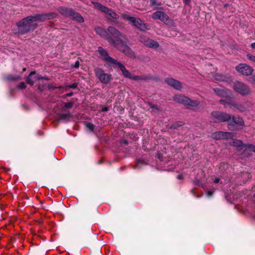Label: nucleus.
Returning <instances> with one entry per match:
<instances>
[{
    "label": "nucleus",
    "mask_w": 255,
    "mask_h": 255,
    "mask_svg": "<svg viewBox=\"0 0 255 255\" xmlns=\"http://www.w3.org/2000/svg\"><path fill=\"white\" fill-rule=\"evenodd\" d=\"M220 103L224 105L227 106L228 105L231 106L234 109H237V107L238 106H241V104L237 103L234 101H232L230 99H226L225 100L221 99L220 101Z\"/></svg>",
    "instance_id": "a211bd4d"
},
{
    "label": "nucleus",
    "mask_w": 255,
    "mask_h": 255,
    "mask_svg": "<svg viewBox=\"0 0 255 255\" xmlns=\"http://www.w3.org/2000/svg\"><path fill=\"white\" fill-rule=\"evenodd\" d=\"M241 111H244L245 110V108L241 104V106H238L237 107V109Z\"/></svg>",
    "instance_id": "72a5a7b5"
},
{
    "label": "nucleus",
    "mask_w": 255,
    "mask_h": 255,
    "mask_svg": "<svg viewBox=\"0 0 255 255\" xmlns=\"http://www.w3.org/2000/svg\"><path fill=\"white\" fill-rule=\"evenodd\" d=\"M108 31L112 36L116 38V40H114L116 45L114 46H118L123 41L122 39L124 38L125 36L117 29L113 26H109L108 28Z\"/></svg>",
    "instance_id": "1a4fd4ad"
},
{
    "label": "nucleus",
    "mask_w": 255,
    "mask_h": 255,
    "mask_svg": "<svg viewBox=\"0 0 255 255\" xmlns=\"http://www.w3.org/2000/svg\"><path fill=\"white\" fill-rule=\"evenodd\" d=\"M213 193H214L213 191H211V190L208 191L207 192V195L208 197H210L213 195Z\"/></svg>",
    "instance_id": "c9c22d12"
},
{
    "label": "nucleus",
    "mask_w": 255,
    "mask_h": 255,
    "mask_svg": "<svg viewBox=\"0 0 255 255\" xmlns=\"http://www.w3.org/2000/svg\"><path fill=\"white\" fill-rule=\"evenodd\" d=\"M73 95V93H72V92H70V93H68V94H67L66 95V96H67V97H71V96H72Z\"/></svg>",
    "instance_id": "a19ab883"
},
{
    "label": "nucleus",
    "mask_w": 255,
    "mask_h": 255,
    "mask_svg": "<svg viewBox=\"0 0 255 255\" xmlns=\"http://www.w3.org/2000/svg\"><path fill=\"white\" fill-rule=\"evenodd\" d=\"M150 2L151 5H156V0H150Z\"/></svg>",
    "instance_id": "58836bf2"
},
{
    "label": "nucleus",
    "mask_w": 255,
    "mask_h": 255,
    "mask_svg": "<svg viewBox=\"0 0 255 255\" xmlns=\"http://www.w3.org/2000/svg\"><path fill=\"white\" fill-rule=\"evenodd\" d=\"M251 46L252 48L255 49V42L254 43H252L251 45Z\"/></svg>",
    "instance_id": "37998d69"
},
{
    "label": "nucleus",
    "mask_w": 255,
    "mask_h": 255,
    "mask_svg": "<svg viewBox=\"0 0 255 255\" xmlns=\"http://www.w3.org/2000/svg\"><path fill=\"white\" fill-rule=\"evenodd\" d=\"M61 12L67 16L71 17L72 18L80 23L84 22L83 17L79 13L74 11L71 8H61Z\"/></svg>",
    "instance_id": "6e6552de"
},
{
    "label": "nucleus",
    "mask_w": 255,
    "mask_h": 255,
    "mask_svg": "<svg viewBox=\"0 0 255 255\" xmlns=\"http://www.w3.org/2000/svg\"><path fill=\"white\" fill-rule=\"evenodd\" d=\"M233 121L234 123L239 126H242L244 123L243 119L240 117H233Z\"/></svg>",
    "instance_id": "4be33fe9"
},
{
    "label": "nucleus",
    "mask_w": 255,
    "mask_h": 255,
    "mask_svg": "<svg viewBox=\"0 0 255 255\" xmlns=\"http://www.w3.org/2000/svg\"><path fill=\"white\" fill-rule=\"evenodd\" d=\"M148 38H146L144 36H140L139 38V41L142 43L144 45H145V43L147 42V40Z\"/></svg>",
    "instance_id": "c85d7f7f"
},
{
    "label": "nucleus",
    "mask_w": 255,
    "mask_h": 255,
    "mask_svg": "<svg viewBox=\"0 0 255 255\" xmlns=\"http://www.w3.org/2000/svg\"><path fill=\"white\" fill-rule=\"evenodd\" d=\"M177 178L179 179H182L183 178V175L181 174H179L177 175Z\"/></svg>",
    "instance_id": "79ce46f5"
},
{
    "label": "nucleus",
    "mask_w": 255,
    "mask_h": 255,
    "mask_svg": "<svg viewBox=\"0 0 255 255\" xmlns=\"http://www.w3.org/2000/svg\"><path fill=\"white\" fill-rule=\"evenodd\" d=\"M214 78L216 80L219 81H224L226 82H230L232 81L231 77L230 75H224L219 73L216 74L214 77Z\"/></svg>",
    "instance_id": "f3484780"
},
{
    "label": "nucleus",
    "mask_w": 255,
    "mask_h": 255,
    "mask_svg": "<svg viewBox=\"0 0 255 255\" xmlns=\"http://www.w3.org/2000/svg\"><path fill=\"white\" fill-rule=\"evenodd\" d=\"M41 79H44V80H47L48 79L46 77H40V76H38V77H37L36 78V80H41Z\"/></svg>",
    "instance_id": "e433bc0d"
},
{
    "label": "nucleus",
    "mask_w": 255,
    "mask_h": 255,
    "mask_svg": "<svg viewBox=\"0 0 255 255\" xmlns=\"http://www.w3.org/2000/svg\"><path fill=\"white\" fill-rule=\"evenodd\" d=\"M152 108H156V106H152Z\"/></svg>",
    "instance_id": "de8ad7c7"
},
{
    "label": "nucleus",
    "mask_w": 255,
    "mask_h": 255,
    "mask_svg": "<svg viewBox=\"0 0 255 255\" xmlns=\"http://www.w3.org/2000/svg\"><path fill=\"white\" fill-rule=\"evenodd\" d=\"M215 93L221 97H225L228 99L230 95V92L229 90L221 89V88H215L214 89Z\"/></svg>",
    "instance_id": "6ab92c4d"
},
{
    "label": "nucleus",
    "mask_w": 255,
    "mask_h": 255,
    "mask_svg": "<svg viewBox=\"0 0 255 255\" xmlns=\"http://www.w3.org/2000/svg\"><path fill=\"white\" fill-rule=\"evenodd\" d=\"M165 82L168 85L178 90H180L182 87L181 83L173 78H167L165 80Z\"/></svg>",
    "instance_id": "dca6fc26"
},
{
    "label": "nucleus",
    "mask_w": 255,
    "mask_h": 255,
    "mask_svg": "<svg viewBox=\"0 0 255 255\" xmlns=\"http://www.w3.org/2000/svg\"><path fill=\"white\" fill-rule=\"evenodd\" d=\"M98 52L108 64L114 65V64H117V61L109 56L108 52L102 47H99L98 48Z\"/></svg>",
    "instance_id": "f8f14e48"
},
{
    "label": "nucleus",
    "mask_w": 255,
    "mask_h": 255,
    "mask_svg": "<svg viewBox=\"0 0 255 255\" xmlns=\"http://www.w3.org/2000/svg\"><path fill=\"white\" fill-rule=\"evenodd\" d=\"M145 46L150 48H156L158 47L159 44L154 40L148 39L145 43Z\"/></svg>",
    "instance_id": "412c9836"
},
{
    "label": "nucleus",
    "mask_w": 255,
    "mask_h": 255,
    "mask_svg": "<svg viewBox=\"0 0 255 255\" xmlns=\"http://www.w3.org/2000/svg\"><path fill=\"white\" fill-rule=\"evenodd\" d=\"M130 79H133L134 80H139L140 79V77L138 76H133L132 74L131 75V77L129 78Z\"/></svg>",
    "instance_id": "473e14b6"
},
{
    "label": "nucleus",
    "mask_w": 255,
    "mask_h": 255,
    "mask_svg": "<svg viewBox=\"0 0 255 255\" xmlns=\"http://www.w3.org/2000/svg\"><path fill=\"white\" fill-rule=\"evenodd\" d=\"M107 111H108V108L107 107H104L102 109V111H103V112Z\"/></svg>",
    "instance_id": "a18cd8bd"
},
{
    "label": "nucleus",
    "mask_w": 255,
    "mask_h": 255,
    "mask_svg": "<svg viewBox=\"0 0 255 255\" xmlns=\"http://www.w3.org/2000/svg\"><path fill=\"white\" fill-rule=\"evenodd\" d=\"M92 4L95 8L99 9L102 12L107 14L111 18H112L114 19H118L119 18V15L114 12L112 9L102 5L99 2L93 1Z\"/></svg>",
    "instance_id": "39448f33"
},
{
    "label": "nucleus",
    "mask_w": 255,
    "mask_h": 255,
    "mask_svg": "<svg viewBox=\"0 0 255 255\" xmlns=\"http://www.w3.org/2000/svg\"><path fill=\"white\" fill-rule=\"evenodd\" d=\"M122 18L125 19V20H127L128 21H129L130 22H131L132 19L134 17H132V16H129L128 14L127 13H122Z\"/></svg>",
    "instance_id": "a878e982"
},
{
    "label": "nucleus",
    "mask_w": 255,
    "mask_h": 255,
    "mask_svg": "<svg viewBox=\"0 0 255 255\" xmlns=\"http://www.w3.org/2000/svg\"><path fill=\"white\" fill-rule=\"evenodd\" d=\"M152 18L154 19H159L166 24L175 26V23L172 20L170 19L168 16L164 12L158 11L152 14Z\"/></svg>",
    "instance_id": "20e7f679"
},
{
    "label": "nucleus",
    "mask_w": 255,
    "mask_h": 255,
    "mask_svg": "<svg viewBox=\"0 0 255 255\" xmlns=\"http://www.w3.org/2000/svg\"><path fill=\"white\" fill-rule=\"evenodd\" d=\"M192 0H183V2L185 5H188Z\"/></svg>",
    "instance_id": "4c0bfd02"
},
{
    "label": "nucleus",
    "mask_w": 255,
    "mask_h": 255,
    "mask_svg": "<svg viewBox=\"0 0 255 255\" xmlns=\"http://www.w3.org/2000/svg\"><path fill=\"white\" fill-rule=\"evenodd\" d=\"M95 31L101 37L107 39L109 43L113 44L114 45H116V42L105 29L100 26H96L95 27Z\"/></svg>",
    "instance_id": "9d476101"
},
{
    "label": "nucleus",
    "mask_w": 255,
    "mask_h": 255,
    "mask_svg": "<svg viewBox=\"0 0 255 255\" xmlns=\"http://www.w3.org/2000/svg\"><path fill=\"white\" fill-rule=\"evenodd\" d=\"M215 122H228L231 119V116L226 113L219 111H214L211 113Z\"/></svg>",
    "instance_id": "0eeeda50"
},
{
    "label": "nucleus",
    "mask_w": 255,
    "mask_h": 255,
    "mask_svg": "<svg viewBox=\"0 0 255 255\" xmlns=\"http://www.w3.org/2000/svg\"><path fill=\"white\" fill-rule=\"evenodd\" d=\"M220 179L219 178H216L214 180L215 183H218L219 182Z\"/></svg>",
    "instance_id": "c03bdc74"
},
{
    "label": "nucleus",
    "mask_w": 255,
    "mask_h": 255,
    "mask_svg": "<svg viewBox=\"0 0 255 255\" xmlns=\"http://www.w3.org/2000/svg\"><path fill=\"white\" fill-rule=\"evenodd\" d=\"M78 87V84L77 83H73L71 85H68L66 86L67 88H70L72 89H76Z\"/></svg>",
    "instance_id": "7c9ffc66"
},
{
    "label": "nucleus",
    "mask_w": 255,
    "mask_h": 255,
    "mask_svg": "<svg viewBox=\"0 0 255 255\" xmlns=\"http://www.w3.org/2000/svg\"><path fill=\"white\" fill-rule=\"evenodd\" d=\"M71 117V115L69 113L61 114L59 116V120H66L69 119Z\"/></svg>",
    "instance_id": "b1692460"
},
{
    "label": "nucleus",
    "mask_w": 255,
    "mask_h": 255,
    "mask_svg": "<svg viewBox=\"0 0 255 255\" xmlns=\"http://www.w3.org/2000/svg\"><path fill=\"white\" fill-rule=\"evenodd\" d=\"M236 69L239 73L245 76L251 75L253 72L252 67L244 63L239 64L236 66Z\"/></svg>",
    "instance_id": "9b49d317"
},
{
    "label": "nucleus",
    "mask_w": 255,
    "mask_h": 255,
    "mask_svg": "<svg viewBox=\"0 0 255 255\" xmlns=\"http://www.w3.org/2000/svg\"><path fill=\"white\" fill-rule=\"evenodd\" d=\"M18 87L20 89H24L25 88V83L23 82H21L19 84Z\"/></svg>",
    "instance_id": "f704fd0d"
},
{
    "label": "nucleus",
    "mask_w": 255,
    "mask_h": 255,
    "mask_svg": "<svg viewBox=\"0 0 255 255\" xmlns=\"http://www.w3.org/2000/svg\"><path fill=\"white\" fill-rule=\"evenodd\" d=\"M173 100L177 103L190 107H196L199 104L197 101H192L188 97L180 94L175 95Z\"/></svg>",
    "instance_id": "7ed1b4c3"
},
{
    "label": "nucleus",
    "mask_w": 255,
    "mask_h": 255,
    "mask_svg": "<svg viewBox=\"0 0 255 255\" xmlns=\"http://www.w3.org/2000/svg\"><path fill=\"white\" fill-rule=\"evenodd\" d=\"M233 145L235 146H237V147H239L243 146L244 147H245V149L247 150V145L244 144L243 142L240 140H237V139L234 140H233Z\"/></svg>",
    "instance_id": "5701e85b"
},
{
    "label": "nucleus",
    "mask_w": 255,
    "mask_h": 255,
    "mask_svg": "<svg viewBox=\"0 0 255 255\" xmlns=\"http://www.w3.org/2000/svg\"><path fill=\"white\" fill-rule=\"evenodd\" d=\"M51 15L47 14H36L35 15L28 16L23 18L16 23V26L18 28L17 33L19 34H24L28 32L31 30L37 27V24L35 22L38 21H42L49 19V17Z\"/></svg>",
    "instance_id": "f257e3e1"
},
{
    "label": "nucleus",
    "mask_w": 255,
    "mask_h": 255,
    "mask_svg": "<svg viewBox=\"0 0 255 255\" xmlns=\"http://www.w3.org/2000/svg\"><path fill=\"white\" fill-rule=\"evenodd\" d=\"M96 76L99 79L101 82L104 84H108L112 79L111 75L105 73L101 68L95 69Z\"/></svg>",
    "instance_id": "423d86ee"
},
{
    "label": "nucleus",
    "mask_w": 255,
    "mask_h": 255,
    "mask_svg": "<svg viewBox=\"0 0 255 255\" xmlns=\"http://www.w3.org/2000/svg\"><path fill=\"white\" fill-rule=\"evenodd\" d=\"M73 105V102H69L65 104V107L67 109L71 108Z\"/></svg>",
    "instance_id": "2f4dec72"
},
{
    "label": "nucleus",
    "mask_w": 255,
    "mask_h": 255,
    "mask_svg": "<svg viewBox=\"0 0 255 255\" xmlns=\"http://www.w3.org/2000/svg\"><path fill=\"white\" fill-rule=\"evenodd\" d=\"M73 67L75 68H78L79 67V62L77 61Z\"/></svg>",
    "instance_id": "ea45409f"
},
{
    "label": "nucleus",
    "mask_w": 255,
    "mask_h": 255,
    "mask_svg": "<svg viewBox=\"0 0 255 255\" xmlns=\"http://www.w3.org/2000/svg\"><path fill=\"white\" fill-rule=\"evenodd\" d=\"M231 126L230 125H229V129H231Z\"/></svg>",
    "instance_id": "49530a36"
},
{
    "label": "nucleus",
    "mask_w": 255,
    "mask_h": 255,
    "mask_svg": "<svg viewBox=\"0 0 255 255\" xmlns=\"http://www.w3.org/2000/svg\"><path fill=\"white\" fill-rule=\"evenodd\" d=\"M130 23L140 30L144 31L148 29L147 25L139 18L134 17Z\"/></svg>",
    "instance_id": "2eb2a0df"
},
{
    "label": "nucleus",
    "mask_w": 255,
    "mask_h": 255,
    "mask_svg": "<svg viewBox=\"0 0 255 255\" xmlns=\"http://www.w3.org/2000/svg\"><path fill=\"white\" fill-rule=\"evenodd\" d=\"M117 65L119 67V68L122 71L123 75L124 77L129 79L131 77V74L126 69L125 66L123 64L117 61V64H114V65Z\"/></svg>",
    "instance_id": "aec40b11"
},
{
    "label": "nucleus",
    "mask_w": 255,
    "mask_h": 255,
    "mask_svg": "<svg viewBox=\"0 0 255 255\" xmlns=\"http://www.w3.org/2000/svg\"><path fill=\"white\" fill-rule=\"evenodd\" d=\"M233 133L229 132L217 131L212 134V137L216 139H226L233 136Z\"/></svg>",
    "instance_id": "4468645a"
},
{
    "label": "nucleus",
    "mask_w": 255,
    "mask_h": 255,
    "mask_svg": "<svg viewBox=\"0 0 255 255\" xmlns=\"http://www.w3.org/2000/svg\"><path fill=\"white\" fill-rule=\"evenodd\" d=\"M247 150L253 151L255 153V145H253L252 144H247Z\"/></svg>",
    "instance_id": "cd10ccee"
},
{
    "label": "nucleus",
    "mask_w": 255,
    "mask_h": 255,
    "mask_svg": "<svg viewBox=\"0 0 255 255\" xmlns=\"http://www.w3.org/2000/svg\"><path fill=\"white\" fill-rule=\"evenodd\" d=\"M85 126L87 128L89 129L91 131H93L94 128V125L90 123H86Z\"/></svg>",
    "instance_id": "bb28decb"
},
{
    "label": "nucleus",
    "mask_w": 255,
    "mask_h": 255,
    "mask_svg": "<svg viewBox=\"0 0 255 255\" xmlns=\"http://www.w3.org/2000/svg\"><path fill=\"white\" fill-rule=\"evenodd\" d=\"M35 73V72H31L26 78V82L30 85H33L34 84L33 81L31 79V76L33 75H34Z\"/></svg>",
    "instance_id": "393cba45"
},
{
    "label": "nucleus",
    "mask_w": 255,
    "mask_h": 255,
    "mask_svg": "<svg viewBox=\"0 0 255 255\" xmlns=\"http://www.w3.org/2000/svg\"><path fill=\"white\" fill-rule=\"evenodd\" d=\"M119 45H120V46L117 47L120 51H122L128 57H134V52L125 42L122 41Z\"/></svg>",
    "instance_id": "ddd939ff"
},
{
    "label": "nucleus",
    "mask_w": 255,
    "mask_h": 255,
    "mask_svg": "<svg viewBox=\"0 0 255 255\" xmlns=\"http://www.w3.org/2000/svg\"><path fill=\"white\" fill-rule=\"evenodd\" d=\"M247 56L249 59L255 62V56H253L251 54H248Z\"/></svg>",
    "instance_id": "c756f323"
},
{
    "label": "nucleus",
    "mask_w": 255,
    "mask_h": 255,
    "mask_svg": "<svg viewBox=\"0 0 255 255\" xmlns=\"http://www.w3.org/2000/svg\"><path fill=\"white\" fill-rule=\"evenodd\" d=\"M233 88L235 92L243 96H247L252 93V91L248 86L238 81L234 83Z\"/></svg>",
    "instance_id": "f03ea898"
}]
</instances>
